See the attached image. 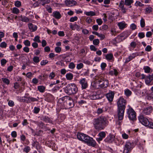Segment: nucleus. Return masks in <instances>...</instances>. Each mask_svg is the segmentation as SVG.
Masks as SVG:
<instances>
[{"instance_id": "1", "label": "nucleus", "mask_w": 153, "mask_h": 153, "mask_svg": "<svg viewBox=\"0 0 153 153\" xmlns=\"http://www.w3.org/2000/svg\"><path fill=\"white\" fill-rule=\"evenodd\" d=\"M108 121L104 117H100L94 119L93 124L94 128L98 130L103 129L108 124Z\"/></svg>"}, {"instance_id": "2", "label": "nucleus", "mask_w": 153, "mask_h": 153, "mask_svg": "<svg viewBox=\"0 0 153 153\" xmlns=\"http://www.w3.org/2000/svg\"><path fill=\"white\" fill-rule=\"evenodd\" d=\"M126 104V100L123 98L120 97L117 102V115L119 120H122L123 118Z\"/></svg>"}, {"instance_id": "3", "label": "nucleus", "mask_w": 153, "mask_h": 153, "mask_svg": "<svg viewBox=\"0 0 153 153\" xmlns=\"http://www.w3.org/2000/svg\"><path fill=\"white\" fill-rule=\"evenodd\" d=\"M77 137L79 140L84 142L89 146L94 147L96 145V142L92 138L83 133H78Z\"/></svg>"}, {"instance_id": "4", "label": "nucleus", "mask_w": 153, "mask_h": 153, "mask_svg": "<svg viewBox=\"0 0 153 153\" xmlns=\"http://www.w3.org/2000/svg\"><path fill=\"white\" fill-rule=\"evenodd\" d=\"M104 74L99 73L94 77L95 79L97 80L99 86L100 88H106L108 84V80L104 78Z\"/></svg>"}, {"instance_id": "5", "label": "nucleus", "mask_w": 153, "mask_h": 153, "mask_svg": "<svg viewBox=\"0 0 153 153\" xmlns=\"http://www.w3.org/2000/svg\"><path fill=\"white\" fill-rule=\"evenodd\" d=\"M64 91L65 93L68 95L74 94L78 92V88L75 84H70L66 86Z\"/></svg>"}, {"instance_id": "6", "label": "nucleus", "mask_w": 153, "mask_h": 153, "mask_svg": "<svg viewBox=\"0 0 153 153\" xmlns=\"http://www.w3.org/2000/svg\"><path fill=\"white\" fill-rule=\"evenodd\" d=\"M134 147V144L133 143L127 141L124 147L123 153H130Z\"/></svg>"}, {"instance_id": "7", "label": "nucleus", "mask_w": 153, "mask_h": 153, "mask_svg": "<svg viewBox=\"0 0 153 153\" xmlns=\"http://www.w3.org/2000/svg\"><path fill=\"white\" fill-rule=\"evenodd\" d=\"M127 113L129 119L132 120H134L136 119V113L133 108L129 107L127 109Z\"/></svg>"}, {"instance_id": "8", "label": "nucleus", "mask_w": 153, "mask_h": 153, "mask_svg": "<svg viewBox=\"0 0 153 153\" xmlns=\"http://www.w3.org/2000/svg\"><path fill=\"white\" fill-rule=\"evenodd\" d=\"M139 120L143 125L146 126L149 124V121L148 119L145 117L143 115H141L138 117Z\"/></svg>"}, {"instance_id": "9", "label": "nucleus", "mask_w": 153, "mask_h": 153, "mask_svg": "<svg viewBox=\"0 0 153 153\" xmlns=\"http://www.w3.org/2000/svg\"><path fill=\"white\" fill-rule=\"evenodd\" d=\"M153 108L152 106H149L144 108L142 113L144 115H149L152 112Z\"/></svg>"}, {"instance_id": "10", "label": "nucleus", "mask_w": 153, "mask_h": 153, "mask_svg": "<svg viewBox=\"0 0 153 153\" xmlns=\"http://www.w3.org/2000/svg\"><path fill=\"white\" fill-rule=\"evenodd\" d=\"M145 80L147 85H152L153 84V74L146 76Z\"/></svg>"}, {"instance_id": "11", "label": "nucleus", "mask_w": 153, "mask_h": 153, "mask_svg": "<svg viewBox=\"0 0 153 153\" xmlns=\"http://www.w3.org/2000/svg\"><path fill=\"white\" fill-rule=\"evenodd\" d=\"M79 83L81 85L82 88L83 89H86L88 86L87 81L86 80L85 78H83L81 79Z\"/></svg>"}, {"instance_id": "12", "label": "nucleus", "mask_w": 153, "mask_h": 153, "mask_svg": "<svg viewBox=\"0 0 153 153\" xmlns=\"http://www.w3.org/2000/svg\"><path fill=\"white\" fill-rule=\"evenodd\" d=\"M65 2L67 6L69 7L75 5L77 3L76 1L74 0H65Z\"/></svg>"}, {"instance_id": "13", "label": "nucleus", "mask_w": 153, "mask_h": 153, "mask_svg": "<svg viewBox=\"0 0 153 153\" xmlns=\"http://www.w3.org/2000/svg\"><path fill=\"white\" fill-rule=\"evenodd\" d=\"M114 94V93L112 91L106 94V97L109 102H111L112 101Z\"/></svg>"}, {"instance_id": "14", "label": "nucleus", "mask_w": 153, "mask_h": 153, "mask_svg": "<svg viewBox=\"0 0 153 153\" xmlns=\"http://www.w3.org/2000/svg\"><path fill=\"white\" fill-rule=\"evenodd\" d=\"M28 25L29 29L31 32H35L37 29V26L33 25L32 23H29Z\"/></svg>"}, {"instance_id": "15", "label": "nucleus", "mask_w": 153, "mask_h": 153, "mask_svg": "<svg viewBox=\"0 0 153 153\" xmlns=\"http://www.w3.org/2000/svg\"><path fill=\"white\" fill-rule=\"evenodd\" d=\"M106 134L105 133L104 131H101L100 132L98 136L99 137L98 138H97V140L99 142L102 140L105 137Z\"/></svg>"}, {"instance_id": "16", "label": "nucleus", "mask_w": 153, "mask_h": 153, "mask_svg": "<svg viewBox=\"0 0 153 153\" xmlns=\"http://www.w3.org/2000/svg\"><path fill=\"white\" fill-rule=\"evenodd\" d=\"M114 136L112 134H110L105 139L106 142L111 143L114 140Z\"/></svg>"}, {"instance_id": "17", "label": "nucleus", "mask_w": 153, "mask_h": 153, "mask_svg": "<svg viewBox=\"0 0 153 153\" xmlns=\"http://www.w3.org/2000/svg\"><path fill=\"white\" fill-rule=\"evenodd\" d=\"M52 15L53 16L57 19H59L62 16L60 13L57 11H54Z\"/></svg>"}, {"instance_id": "18", "label": "nucleus", "mask_w": 153, "mask_h": 153, "mask_svg": "<svg viewBox=\"0 0 153 153\" xmlns=\"http://www.w3.org/2000/svg\"><path fill=\"white\" fill-rule=\"evenodd\" d=\"M19 20H21L22 22H29L30 20L29 18L26 16H23L22 15L19 16Z\"/></svg>"}, {"instance_id": "19", "label": "nucleus", "mask_w": 153, "mask_h": 153, "mask_svg": "<svg viewBox=\"0 0 153 153\" xmlns=\"http://www.w3.org/2000/svg\"><path fill=\"white\" fill-rule=\"evenodd\" d=\"M67 105L69 108H72L74 106V102L71 98H69L67 102Z\"/></svg>"}, {"instance_id": "20", "label": "nucleus", "mask_w": 153, "mask_h": 153, "mask_svg": "<svg viewBox=\"0 0 153 153\" xmlns=\"http://www.w3.org/2000/svg\"><path fill=\"white\" fill-rule=\"evenodd\" d=\"M117 25L120 29H123L126 27V24L125 22H121L118 23Z\"/></svg>"}, {"instance_id": "21", "label": "nucleus", "mask_w": 153, "mask_h": 153, "mask_svg": "<svg viewBox=\"0 0 153 153\" xmlns=\"http://www.w3.org/2000/svg\"><path fill=\"white\" fill-rule=\"evenodd\" d=\"M99 96L97 94H94V93L91 94L89 96V98L91 100H95L98 99Z\"/></svg>"}, {"instance_id": "22", "label": "nucleus", "mask_w": 153, "mask_h": 153, "mask_svg": "<svg viewBox=\"0 0 153 153\" xmlns=\"http://www.w3.org/2000/svg\"><path fill=\"white\" fill-rule=\"evenodd\" d=\"M33 123H34L35 124L37 125L39 127L42 128L43 127H44V124L43 123L40 121H34Z\"/></svg>"}, {"instance_id": "23", "label": "nucleus", "mask_w": 153, "mask_h": 153, "mask_svg": "<svg viewBox=\"0 0 153 153\" xmlns=\"http://www.w3.org/2000/svg\"><path fill=\"white\" fill-rule=\"evenodd\" d=\"M65 76L67 80H71L73 78V75L71 73H68L66 74Z\"/></svg>"}, {"instance_id": "24", "label": "nucleus", "mask_w": 153, "mask_h": 153, "mask_svg": "<svg viewBox=\"0 0 153 153\" xmlns=\"http://www.w3.org/2000/svg\"><path fill=\"white\" fill-rule=\"evenodd\" d=\"M37 88L40 92L43 93L45 90V87L43 85H39L38 86Z\"/></svg>"}, {"instance_id": "25", "label": "nucleus", "mask_w": 153, "mask_h": 153, "mask_svg": "<svg viewBox=\"0 0 153 153\" xmlns=\"http://www.w3.org/2000/svg\"><path fill=\"white\" fill-rule=\"evenodd\" d=\"M84 13L86 15L88 16H93L96 15V13L92 11H90L89 12H85Z\"/></svg>"}, {"instance_id": "26", "label": "nucleus", "mask_w": 153, "mask_h": 153, "mask_svg": "<svg viewBox=\"0 0 153 153\" xmlns=\"http://www.w3.org/2000/svg\"><path fill=\"white\" fill-rule=\"evenodd\" d=\"M125 4L126 6H130L134 2L133 0H125Z\"/></svg>"}, {"instance_id": "27", "label": "nucleus", "mask_w": 153, "mask_h": 153, "mask_svg": "<svg viewBox=\"0 0 153 153\" xmlns=\"http://www.w3.org/2000/svg\"><path fill=\"white\" fill-rule=\"evenodd\" d=\"M145 72L146 73H149L152 71L150 67L148 66H145L143 68Z\"/></svg>"}, {"instance_id": "28", "label": "nucleus", "mask_w": 153, "mask_h": 153, "mask_svg": "<svg viewBox=\"0 0 153 153\" xmlns=\"http://www.w3.org/2000/svg\"><path fill=\"white\" fill-rule=\"evenodd\" d=\"M123 36H119L116 38L115 39L114 41H115L114 43H117L120 42L122 40V37Z\"/></svg>"}, {"instance_id": "29", "label": "nucleus", "mask_w": 153, "mask_h": 153, "mask_svg": "<svg viewBox=\"0 0 153 153\" xmlns=\"http://www.w3.org/2000/svg\"><path fill=\"white\" fill-rule=\"evenodd\" d=\"M152 11V8L148 6L146 7L145 9L146 13L149 14Z\"/></svg>"}, {"instance_id": "30", "label": "nucleus", "mask_w": 153, "mask_h": 153, "mask_svg": "<svg viewBox=\"0 0 153 153\" xmlns=\"http://www.w3.org/2000/svg\"><path fill=\"white\" fill-rule=\"evenodd\" d=\"M113 57V55L111 53L107 54L105 56L106 59L108 60H111Z\"/></svg>"}, {"instance_id": "31", "label": "nucleus", "mask_w": 153, "mask_h": 153, "mask_svg": "<svg viewBox=\"0 0 153 153\" xmlns=\"http://www.w3.org/2000/svg\"><path fill=\"white\" fill-rule=\"evenodd\" d=\"M106 111V110H105L104 108H98L97 111V113L98 114H101L103 111Z\"/></svg>"}, {"instance_id": "32", "label": "nucleus", "mask_w": 153, "mask_h": 153, "mask_svg": "<svg viewBox=\"0 0 153 153\" xmlns=\"http://www.w3.org/2000/svg\"><path fill=\"white\" fill-rule=\"evenodd\" d=\"M1 79L4 83L7 85H8L9 84L10 81L8 79L6 78H1Z\"/></svg>"}, {"instance_id": "33", "label": "nucleus", "mask_w": 153, "mask_h": 153, "mask_svg": "<svg viewBox=\"0 0 153 153\" xmlns=\"http://www.w3.org/2000/svg\"><path fill=\"white\" fill-rule=\"evenodd\" d=\"M140 25L141 27L143 28L145 25V20L143 18H142L140 21Z\"/></svg>"}, {"instance_id": "34", "label": "nucleus", "mask_w": 153, "mask_h": 153, "mask_svg": "<svg viewBox=\"0 0 153 153\" xmlns=\"http://www.w3.org/2000/svg\"><path fill=\"white\" fill-rule=\"evenodd\" d=\"M139 54L138 53H132L129 56L131 58V59L132 60L136 56L139 55Z\"/></svg>"}, {"instance_id": "35", "label": "nucleus", "mask_w": 153, "mask_h": 153, "mask_svg": "<svg viewBox=\"0 0 153 153\" xmlns=\"http://www.w3.org/2000/svg\"><path fill=\"white\" fill-rule=\"evenodd\" d=\"M19 12V10L17 8L14 7L13 8L12 12L15 14H18Z\"/></svg>"}, {"instance_id": "36", "label": "nucleus", "mask_w": 153, "mask_h": 153, "mask_svg": "<svg viewBox=\"0 0 153 153\" xmlns=\"http://www.w3.org/2000/svg\"><path fill=\"white\" fill-rule=\"evenodd\" d=\"M33 40L35 42L38 43L41 42V41L40 40V37L38 36H35L33 39Z\"/></svg>"}, {"instance_id": "37", "label": "nucleus", "mask_w": 153, "mask_h": 153, "mask_svg": "<svg viewBox=\"0 0 153 153\" xmlns=\"http://www.w3.org/2000/svg\"><path fill=\"white\" fill-rule=\"evenodd\" d=\"M42 120L47 123L50 122V120L48 117L45 116L42 117Z\"/></svg>"}, {"instance_id": "38", "label": "nucleus", "mask_w": 153, "mask_h": 153, "mask_svg": "<svg viewBox=\"0 0 153 153\" xmlns=\"http://www.w3.org/2000/svg\"><path fill=\"white\" fill-rule=\"evenodd\" d=\"M125 93L127 96H130L131 94V92L129 89H126L125 91Z\"/></svg>"}, {"instance_id": "39", "label": "nucleus", "mask_w": 153, "mask_h": 153, "mask_svg": "<svg viewBox=\"0 0 153 153\" xmlns=\"http://www.w3.org/2000/svg\"><path fill=\"white\" fill-rule=\"evenodd\" d=\"M33 62L36 63H38L40 61L39 57L36 56H35L33 57Z\"/></svg>"}, {"instance_id": "40", "label": "nucleus", "mask_w": 153, "mask_h": 153, "mask_svg": "<svg viewBox=\"0 0 153 153\" xmlns=\"http://www.w3.org/2000/svg\"><path fill=\"white\" fill-rule=\"evenodd\" d=\"M15 5L17 7H19L21 5V2L19 1H17L15 2Z\"/></svg>"}, {"instance_id": "41", "label": "nucleus", "mask_w": 153, "mask_h": 153, "mask_svg": "<svg viewBox=\"0 0 153 153\" xmlns=\"http://www.w3.org/2000/svg\"><path fill=\"white\" fill-rule=\"evenodd\" d=\"M7 61L4 59H3L1 60V65L2 66H4L6 64Z\"/></svg>"}, {"instance_id": "42", "label": "nucleus", "mask_w": 153, "mask_h": 153, "mask_svg": "<svg viewBox=\"0 0 153 153\" xmlns=\"http://www.w3.org/2000/svg\"><path fill=\"white\" fill-rule=\"evenodd\" d=\"M75 25H76V24H73L72 23H70V28L73 30H74L76 29V26Z\"/></svg>"}, {"instance_id": "43", "label": "nucleus", "mask_w": 153, "mask_h": 153, "mask_svg": "<svg viewBox=\"0 0 153 153\" xmlns=\"http://www.w3.org/2000/svg\"><path fill=\"white\" fill-rule=\"evenodd\" d=\"M125 4V2H124L123 1H120L119 5V7L121 8H124V5Z\"/></svg>"}, {"instance_id": "44", "label": "nucleus", "mask_w": 153, "mask_h": 153, "mask_svg": "<svg viewBox=\"0 0 153 153\" xmlns=\"http://www.w3.org/2000/svg\"><path fill=\"white\" fill-rule=\"evenodd\" d=\"M99 40L98 39H96L93 40V44L96 45H98L99 43Z\"/></svg>"}, {"instance_id": "45", "label": "nucleus", "mask_w": 153, "mask_h": 153, "mask_svg": "<svg viewBox=\"0 0 153 153\" xmlns=\"http://www.w3.org/2000/svg\"><path fill=\"white\" fill-rule=\"evenodd\" d=\"M78 19V18L76 16H75L74 17H71L70 19V22H74L75 21H76Z\"/></svg>"}, {"instance_id": "46", "label": "nucleus", "mask_w": 153, "mask_h": 153, "mask_svg": "<svg viewBox=\"0 0 153 153\" xmlns=\"http://www.w3.org/2000/svg\"><path fill=\"white\" fill-rule=\"evenodd\" d=\"M27 99L29 101L32 102L37 101H38L37 99L32 97H28Z\"/></svg>"}, {"instance_id": "47", "label": "nucleus", "mask_w": 153, "mask_h": 153, "mask_svg": "<svg viewBox=\"0 0 153 153\" xmlns=\"http://www.w3.org/2000/svg\"><path fill=\"white\" fill-rule=\"evenodd\" d=\"M69 68L71 69H74L75 67V65L73 62H71L69 65Z\"/></svg>"}, {"instance_id": "48", "label": "nucleus", "mask_w": 153, "mask_h": 153, "mask_svg": "<svg viewBox=\"0 0 153 153\" xmlns=\"http://www.w3.org/2000/svg\"><path fill=\"white\" fill-rule=\"evenodd\" d=\"M7 44L5 42H2L0 45V47L2 48H5L7 47Z\"/></svg>"}, {"instance_id": "49", "label": "nucleus", "mask_w": 153, "mask_h": 153, "mask_svg": "<svg viewBox=\"0 0 153 153\" xmlns=\"http://www.w3.org/2000/svg\"><path fill=\"white\" fill-rule=\"evenodd\" d=\"M40 110V108L35 107L34 109V113L35 114H38Z\"/></svg>"}, {"instance_id": "50", "label": "nucleus", "mask_w": 153, "mask_h": 153, "mask_svg": "<svg viewBox=\"0 0 153 153\" xmlns=\"http://www.w3.org/2000/svg\"><path fill=\"white\" fill-rule=\"evenodd\" d=\"M48 61L47 60H42L41 61L40 64L41 65H44L48 63Z\"/></svg>"}, {"instance_id": "51", "label": "nucleus", "mask_w": 153, "mask_h": 153, "mask_svg": "<svg viewBox=\"0 0 153 153\" xmlns=\"http://www.w3.org/2000/svg\"><path fill=\"white\" fill-rule=\"evenodd\" d=\"M145 36V34L143 32L139 33L138 34V37L141 39L144 38Z\"/></svg>"}, {"instance_id": "52", "label": "nucleus", "mask_w": 153, "mask_h": 153, "mask_svg": "<svg viewBox=\"0 0 153 153\" xmlns=\"http://www.w3.org/2000/svg\"><path fill=\"white\" fill-rule=\"evenodd\" d=\"M38 82V80L36 78H33L32 81V82L35 85H36Z\"/></svg>"}, {"instance_id": "53", "label": "nucleus", "mask_w": 153, "mask_h": 153, "mask_svg": "<svg viewBox=\"0 0 153 153\" xmlns=\"http://www.w3.org/2000/svg\"><path fill=\"white\" fill-rule=\"evenodd\" d=\"M83 65L82 63H80L77 64L76 66L77 68L78 69H80L83 67Z\"/></svg>"}, {"instance_id": "54", "label": "nucleus", "mask_w": 153, "mask_h": 153, "mask_svg": "<svg viewBox=\"0 0 153 153\" xmlns=\"http://www.w3.org/2000/svg\"><path fill=\"white\" fill-rule=\"evenodd\" d=\"M24 43V44L26 46H29L30 45V41L28 40H25Z\"/></svg>"}, {"instance_id": "55", "label": "nucleus", "mask_w": 153, "mask_h": 153, "mask_svg": "<svg viewBox=\"0 0 153 153\" xmlns=\"http://www.w3.org/2000/svg\"><path fill=\"white\" fill-rule=\"evenodd\" d=\"M30 149V147L28 146H27L24 148L23 150L26 153H27L29 152Z\"/></svg>"}, {"instance_id": "56", "label": "nucleus", "mask_w": 153, "mask_h": 153, "mask_svg": "<svg viewBox=\"0 0 153 153\" xmlns=\"http://www.w3.org/2000/svg\"><path fill=\"white\" fill-rule=\"evenodd\" d=\"M135 5L136 6H139L140 7L143 6V4L141 3L140 1H137L135 4Z\"/></svg>"}, {"instance_id": "57", "label": "nucleus", "mask_w": 153, "mask_h": 153, "mask_svg": "<svg viewBox=\"0 0 153 153\" xmlns=\"http://www.w3.org/2000/svg\"><path fill=\"white\" fill-rule=\"evenodd\" d=\"M42 2L43 3L42 5L44 6L45 4L49 3L50 2V0H42Z\"/></svg>"}, {"instance_id": "58", "label": "nucleus", "mask_w": 153, "mask_h": 153, "mask_svg": "<svg viewBox=\"0 0 153 153\" xmlns=\"http://www.w3.org/2000/svg\"><path fill=\"white\" fill-rule=\"evenodd\" d=\"M96 22L97 23H98V25H101L102 23L103 22L101 19H97L96 20Z\"/></svg>"}, {"instance_id": "59", "label": "nucleus", "mask_w": 153, "mask_h": 153, "mask_svg": "<svg viewBox=\"0 0 153 153\" xmlns=\"http://www.w3.org/2000/svg\"><path fill=\"white\" fill-rule=\"evenodd\" d=\"M55 50L56 53H59L61 51V49L60 47H57L55 48Z\"/></svg>"}, {"instance_id": "60", "label": "nucleus", "mask_w": 153, "mask_h": 153, "mask_svg": "<svg viewBox=\"0 0 153 153\" xmlns=\"http://www.w3.org/2000/svg\"><path fill=\"white\" fill-rule=\"evenodd\" d=\"M136 27V25L134 23L130 25V28L132 30H134Z\"/></svg>"}, {"instance_id": "61", "label": "nucleus", "mask_w": 153, "mask_h": 153, "mask_svg": "<svg viewBox=\"0 0 153 153\" xmlns=\"http://www.w3.org/2000/svg\"><path fill=\"white\" fill-rule=\"evenodd\" d=\"M39 143L36 141H33L32 143V146L34 147H36L38 145Z\"/></svg>"}, {"instance_id": "62", "label": "nucleus", "mask_w": 153, "mask_h": 153, "mask_svg": "<svg viewBox=\"0 0 153 153\" xmlns=\"http://www.w3.org/2000/svg\"><path fill=\"white\" fill-rule=\"evenodd\" d=\"M152 50L151 47L149 45H147L145 49V50L147 51H150Z\"/></svg>"}, {"instance_id": "63", "label": "nucleus", "mask_w": 153, "mask_h": 153, "mask_svg": "<svg viewBox=\"0 0 153 153\" xmlns=\"http://www.w3.org/2000/svg\"><path fill=\"white\" fill-rule=\"evenodd\" d=\"M131 47L134 48L136 46V44L134 42H132L130 44Z\"/></svg>"}, {"instance_id": "64", "label": "nucleus", "mask_w": 153, "mask_h": 153, "mask_svg": "<svg viewBox=\"0 0 153 153\" xmlns=\"http://www.w3.org/2000/svg\"><path fill=\"white\" fill-rule=\"evenodd\" d=\"M11 135L12 137H16L17 136L16 132L15 131H13L11 133Z\"/></svg>"}]
</instances>
